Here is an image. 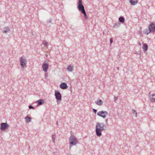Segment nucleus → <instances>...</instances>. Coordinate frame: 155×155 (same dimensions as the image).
Wrapping results in <instances>:
<instances>
[{"label":"nucleus","instance_id":"13","mask_svg":"<svg viewBox=\"0 0 155 155\" xmlns=\"http://www.w3.org/2000/svg\"><path fill=\"white\" fill-rule=\"evenodd\" d=\"M151 32V31L149 29V28H147L144 29L143 31V32L144 33V34H146L147 35H148Z\"/></svg>","mask_w":155,"mask_h":155},{"label":"nucleus","instance_id":"35","mask_svg":"<svg viewBox=\"0 0 155 155\" xmlns=\"http://www.w3.org/2000/svg\"><path fill=\"white\" fill-rule=\"evenodd\" d=\"M51 22V21L50 20V21H49V22L48 23H50V22Z\"/></svg>","mask_w":155,"mask_h":155},{"label":"nucleus","instance_id":"24","mask_svg":"<svg viewBox=\"0 0 155 155\" xmlns=\"http://www.w3.org/2000/svg\"><path fill=\"white\" fill-rule=\"evenodd\" d=\"M56 100L58 101V104H59L60 103V101L61 100V97H55Z\"/></svg>","mask_w":155,"mask_h":155},{"label":"nucleus","instance_id":"16","mask_svg":"<svg viewBox=\"0 0 155 155\" xmlns=\"http://www.w3.org/2000/svg\"><path fill=\"white\" fill-rule=\"evenodd\" d=\"M95 103L98 105H101L103 104V102L102 100L100 99L98 100Z\"/></svg>","mask_w":155,"mask_h":155},{"label":"nucleus","instance_id":"30","mask_svg":"<svg viewBox=\"0 0 155 155\" xmlns=\"http://www.w3.org/2000/svg\"><path fill=\"white\" fill-rule=\"evenodd\" d=\"M93 111L95 113H96V112H97V110L95 109H93Z\"/></svg>","mask_w":155,"mask_h":155},{"label":"nucleus","instance_id":"12","mask_svg":"<svg viewBox=\"0 0 155 155\" xmlns=\"http://www.w3.org/2000/svg\"><path fill=\"white\" fill-rule=\"evenodd\" d=\"M44 100L42 99H39L36 101L38 103V105H40L43 104L44 103Z\"/></svg>","mask_w":155,"mask_h":155},{"label":"nucleus","instance_id":"17","mask_svg":"<svg viewBox=\"0 0 155 155\" xmlns=\"http://www.w3.org/2000/svg\"><path fill=\"white\" fill-rule=\"evenodd\" d=\"M25 119L26 120V122L27 123H29L31 121V118L28 116H26L25 117Z\"/></svg>","mask_w":155,"mask_h":155},{"label":"nucleus","instance_id":"3","mask_svg":"<svg viewBox=\"0 0 155 155\" xmlns=\"http://www.w3.org/2000/svg\"><path fill=\"white\" fill-rule=\"evenodd\" d=\"M70 145L71 146L75 145L78 143V141L74 135H71L69 139Z\"/></svg>","mask_w":155,"mask_h":155},{"label":"nucleus","instance_id":"11","mask_svg":"<svg viewBox=\"0 0 155 155\" xmlns=\"http://www.w3.org/2000/svg\"><path fill=\"white\" fill-rule=\"evenodd\" d=\"M130 3L132 5H136L138 2V0H130Z\"/></svg>","mask_w":155,"mask_h":155},{"label":"nucleus","instance_id":"14","mask_svg":"<svg viewBox=\"0 0 155 155\" xmlns=\"http://www.w3.org/2000/svg\"><path fill=\"white\" fill-rule=\"evenodd\" d=\"M142 48L144 51H147L148 49L147 45L146 44L143 43Z\"/></svg>","mask_w":155,"mask_h":155},{"label":"nucleus","instance_id":"2","mask_svg":"<svg viewBox=\"0 0 155 155\" xmlns=\"http://www.w3.org/2000/svg\"><path fill=\"white\" fill-rule=\"evenodd\" d=\"M19 62L21 67V70H24L26 67V64L27 62V59L25 57H21L20 59Z\"/></svg>","mask_w":155,"mask_h":155},{"label":"nucleus","instance_id":"20","mask_svg":"<svg viewBox=\"0 0 155 155\" xmlns=\"http://www.w3.org/2000/svg\"><path fill=\"white\" fill-rule=\"evenodd\" d=\"M120 23L119 22H118L115 23L114 24L113 27L114 28H117V27H119L120 26Z\"/></svg>","mask_w":155,"mask_h":155},{"label":"nucleus","instance_id":"28","mask_svg":"<svg viewBox=\"0 0 155 155\" xmlns=\"http://www.w3.org/2000/svg\"><path fill=\"white\" fill-rule=\"evenodd\" d=\"M113 39L112 38H110V44H111L113 42Z\"/></svg>","mask_w":155,"mask_h":155},{"label":"nucleus","instance_id":"21","mask_svg":"<svg viewBox=\"0 0 155 155\" xmlns=\"http://www.w3.org/2000/svg\"><path fill=\"white\" fill-rule=\"evenodd\" d=\"M56 136L55 135H52V140L53 142L54 143H55V140L56 138Z\"/></svg>","mask_w":155,"mask_h":155},{"label":"nucleus","instance_id":"27","mask_svg":"<svg viewBox=\"0 0 155 155\" xmlns=\"http://www.w3.org/2000/svg\"><path fill=\"white\" fill-rule=\"evenodd\" d=\"M29 108L30 109H34V107L32 106L31 105H30L29 106Z\"/></svg>","mask_w":155,"mask_h":155},{"label":"nucleus","instance_id":"8","mask_svg":"<svg viewBox=\"0 0 155 155\" xmlns=\"http://www.w3.org/2000/svg\"><path fill=\"white\" fill-rule=\"evenodd\" d=\"M149 28L151 32L155 31V24L151 23L149 25Z\"/></svg>","mask_w":155,"mask_h":155},{"label":"nucleus","instance_id":"19","mask_svg":"<svg viewBox=\"0 0 155 155\" xmlns=\"http://www.w3.org/2000/svg\"><path fill=\"white\" fill-rule=\"evenodd\" d=\"M119 21L121 23H124V18L123 17L121 16L119 18Z\"/></svg>","mask_w":155,"mask_h":155},{"label":"nucleus","instance_id":"36","mask_svg":"<svg viewBox=\"0 0 155 155\" xmlns=\"http://www.w3.org/2000/svg\"><path fill=\"white\" fill-rule=\"evenodd\" d=\"M57 124H58V122H57Z\"/></svg>","mask_w":155,"mask_h":155},{"label":"nucleus","instance_id":"6","mask_svg":"<svg viewBox=\"0 0 155 155\" xmlns=\"http://www.w3.org/2000/svg\"><path fill=\"white\" fill-rule=\"evenodd\" d=\"M8 127V124L6 123H2L1 124L0 129L1 130L4 131Z\"/></svg>","mask_w":155,"mask_h":155},{"label":"nucleus","instance_id":"5","mask_svg":"<svg viewBox=\"0 0 155 155\" xmlns=\"http://www.w3.org/2000/svg\"><path fill=\"white\" fill-rule=\"evenodd\" d=\"M97 115L104 118H106V115H108V113L106 111H101L98 112L97 113Z\"/></svg>","mask_w":155,"mask_h":155},{"label":"nucleus","instance_id":"33","mask_svg":"<svg viewBox=\"0 0 155 155\" xmlns=\"http://www.w3.org/2000/svg\"><path fill=\"white\" fill-rule=\"evenodd\" d=\"M151 96L153 97V96H155V94H151Z\"/></svg>","mask_w":155,"mask_h":155},{"label":"nucleus","instance_id":"7","mask_svg":"<svg viewBox=\"0 0 155 155\" xmlns=\"http://www.w3.org/2000/svg\"><path fill=\"white\" fill-rule=\"evenodd\" d=\"M49 64L48 63L45 62L42 64V68L43 70L45 72L47 71L48 68Z\"/></svg>","mask_w":155,"mask_h":155},{"label":"nucleus","instance_id":"10","mask_svg":"<svg viewBox=\"0 0 155 155\" xmlns=\"http://www.w3.org/2000/svg\"><path fill=\"white\" fill-rule=\"evenodd\" d=\"M60 88L63 89H66L68 88V86L66 83H61L60 86Z\"/></svg>","mask_w":155,"mask_h":155},{"label":"nucleus","instance_id":"25","mask_svg":"<svg viewBox=\"0 0 155 155\" xmlns=\"http://www.w3.org/2000/svg\"><path fill=\"white\" fill-rule=\"evenodd\" d=\"M43 42L45 46L48 47V42L45 40L43 41Z\"/></svg>","mask_w":155,"mask_h":155},{"label":"nucleus","instance_id":"18","mask_svg":"<svg viewBox=\"0 0 155 155\" xmlns=\"http://www.w3.org/2000/svg\"><path fill=\"white\" fill-rule=\"evenodd\" d=\"M55 97H61V95L60 93L58 91H55Z\"/></svg>","mask_w":155,"mask_h":155},{"label":"nucleus","instance_id":"29","mask_svg":"<svg viewBox=\"0 0 155 155\" xmlns=\"http://www.w3.org/2000/svg\"><path fill=\"white\" fill-rule=\"evenodd\" d=\"M45 78L46 79L47 78V76H48V75H47V73H46L45 74Z\"/></svg>","mask_w":155,"mask_h":155},{"label":"nucleus","instance_id":"9","mask_svg":"<svg viewBox=\"0 0 155 155\" xmlns=\"http://www.w3.org/2000/svg\"><path fill=\"white\" fill-rule=\"evenodd\" d=\"M3 32L6 34L10 31V28L9 27L7 26L5 27L3 29Z\"/></svg>","mask_w":155,"mask_h":155},{"label":"nucleus","instance_id":"34","mask_svg":"<svg viewBox=\"0 0 155 155\" xmlns=\"http://www.w3.org/2000/svg\"><path fill=\"white\" fill-rule=\"evenodd\" d=\"M108 119H106V123H107V121H108Z\"/></svg>","mask_w":155,"mask_h":155},{"label":"nucleus","instance_id":"4","mask_svg":"<svg viewBox=\"0 0 155 155\" xmlns=\"http://www.w3.org/2000/svg\"><path fill=\"white\" fill-rule=\"evenodd\" d=\"M78 10L82 12L85 11L84 7L82 4V0H78Z\"/></svg>","mask_w":155,"mask_h":155},{"label":"nucleus","instance_id":"23","mask_svg":"<svg viewBox=\"0 0 155 155\" xmlns=\"http://www.w3.org/2000/svg\"><path fill=\"white\" fill-rule=\"evenodd\" d=\"M82 13L84 14V18L86 19H87V16L85 11L82 12Z\"/></svg>","mask_w":155,"mask_h":155},{"label":"nucleus","instance_id":"26","mask_svg":"<svg viewBox=\"0 0 155 155\" xmlns=\"http://www.w3.org/2000/svg\"><path fill=\"white\" fill-rule=\"evenodd\" d=\"M150 100L152 102H155V99L153 98V97H151Z\"/></svg>","mask_w":155,"mask_h":155},{"label":"nucleus","instance_id":"1","mask_svg":"<svg viewBox=\"0 0 155 155\" xmlns=\"http://www.w3.org/2000/svg\"><path fill=\"white\" fill-rule=\"evenodd\" d=\"M106 129V125L103 123L99 122L97 123L96 126V133L98 137H100L102 135L101 132L104 131Z\"/></svg>","mask_w":155,"mask_h":155},{"label":"nucleus","instance_id":"22","mask_svg":"<svg viewBox=\"0 0 155 155\" xmlns=\"http://www.w3.org/2000/svg\"><path fill=\"white\" fill-rule=\"evenodd\" d=\"M132 113L133 114L135 115V116L136 117H137V112L134 109L132 110Z\"/></svg>","mask_w":155,"mask_h":155},{"label":"nucleus","instance_id":"32","mask_svg":"<svg viewBox=\"0 0 155 155\" xmlns=\"http://www.w3.org/2000/svg\"><path fill=\"white\" fill-rule=\"evenodd\" d=\"M138 45L139 46H141V44L140 41H139L138 42Z\"/></svg>","mask_w":155,"mask_h":155},{"label":"nucleus","instance_id":"15","mask_svg":"<svg viewBox=\"0 0 155 155\" xmlns=\"http://www.w3.org/2000/svg\"><path fill=\"white\" fill-rule=\"evenodd\" d=\"M73 68V66H71L70 65L68 66L67 70L68 71H69L70 72H71L72 71V69Z\"/></svg>","mask_w":155,"mask_h":155},{"label":"nucleus","instance_id":"31","mask_svg":"<svg viewBox=\"0 0 155 155\" xmlns=\"http://www.w3.org/2000/svg\"><path fill=\"white\" fill-rule=\"evenodd\" d=\"M118 97H114V101L117 102L116 101Z\"/></svg>","mask_w":155,"mask_h":155}]
</instances>
